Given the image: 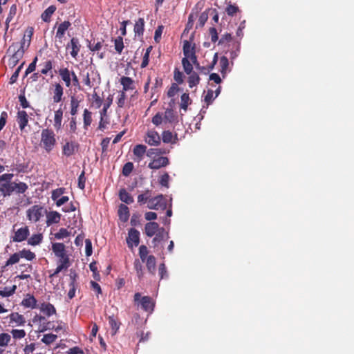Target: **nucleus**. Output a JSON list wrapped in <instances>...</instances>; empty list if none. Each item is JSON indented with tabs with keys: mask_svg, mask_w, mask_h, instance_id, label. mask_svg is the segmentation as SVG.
I'll list each match as a JSON object with an SVG mask.
<instances>
[{
	"mask_svg": "<svg viewBox=\"0 0 354 354\" xmlns=\"http://www.w3.org/2000/svg\"><path fill=\"white\" fill-rule=\"evenodd\" d=\"M11 334L15 339H22L26 335V332L23 329H13Z\"/></svg>",
	"mask_w": 354,
	"mask_h": 354,
	"instance_id": "obj_52",
	"label": "nucleus"
},
{
	"mask_svg": "<svg viewBox=\"0 0 354 354\" xmlns=\"http://www.w3.org/2000/svg\"><path fill=\"white\" fill-rule=\"evenodd\" d=\"M152 123L156 126H158L162 123H164L163 114L161 113H157L152 118Z\"/></svg>",
	"mask_w": 354,
	"mask_h": 354,
	"instance_id": "obj_53",
	"label": "nucleus"
},
{
	"mask_svg": "<svg viewBox=\"0 0 354 354\" xmlns=\"http://www.w3.org/2000/svg\"><path fill=\"white\" fill-rule=\"evenodd\" d=\"M109 324L111 328L112 335H115L119 329V324L113 316H109Z\"/></svg>",
	"mask_w": 354,
	"mask_h": 354,
	"instance_id": "obj_38",
	"label": "nucleus"
},
{
	"mask_svg": "<svg viewBox=\"0 0 354 354\" xmlns=\"http://www.w3.org/2000/svg\"><path fill=\"white\" fill-rule=\"evenodd\" d=\"M16 290V286H13L12 288H4L3 290H0V296L3 297H10L13 295Z\"/></svg>",
	"mask_w": 354,
	"mask_h": 354,
	"instance_id": "obj_47",
	"label": "nucleus"
},
{
	"mask_svg": "<svg viewBox=\"0 0 354 354\" xmlns=\"http://www.w3.org/2000/svg\"><path fill=\"white\" fill-rule=\"evenodd\" d=\"M133 169V164L131 162H127L122 169V174L124 176H128Z\"/></svg>",
	"mask_w": 354,
	"mask_h": 354,
	"instance_id": "obj_54",
	"label": "nucleus"
},
{
	"mask_svg": "<svg viewBox=\"0 0 354 354\" xmlns=\"http://www.w3.org/2000/svg\"><path fill=\"white\" fill-rule=\"evenodd\" d=\"M169 164V160L167 157H158L153 160L148 165L150 169H158L162 167H165Z\"/></svg>",
	"mask_w": 354,
	"mask_h": 354,
	"instance_id": "obj_11",
	"label": "nucleus"
},
{
	"mask_svg": "<svg viewBox=\"0 0 354 354\" xmlns=\"http://www.w3.org/2000/svg\"><path fill=\"white\" fill-rule=\"evenodd\" d=\"M147 207L151 209H165L167 207V203L163 195L160 194L156 197L150 198Z\"/></svg>",
	"mask_w": 354,
	"mask_h": 354,
	"instance_id": "obj_4",
	"label": "nucleus"
},
{
	"mask_svg": "<svg viewBox=\"0 0 354 354\" xmlns=\"http://www.w3.org/2000/svg\"><path fill=\"white\" fill-rule=\"evenodd\" d=\"M39 310L48 317L56 313L55 308L50 303H42L39 306Z\"/></svg>",
	"mask_w": 354,
	"mask_h": 354,
	"instance_id": "obj_20",
	"label": "nucleus"
},
{
	"mask_svg": "<svg viewBox=\"0 0 354 354\" xmlns=\"http://www.w3.org/2000/svg\"><path fill=\"white\" fill-rule=\"evenodd\" d=\"M56 8L53 6H49L41 15V19L43 21L47 22L50 20L51 15L55 11Z\"/></svg>",
	"mask_w": 354,
	"mask_h": 354,
	"instance_id": "obj_36",
	"label": "nucleus"
},
{
	"mask_svg": "<svg viewBox=\"0 0 354 354\" xmlns=\"http://www.w3.org/2000/svg\"><path fill=\"white\" fill-rule=\"evenodd\" d=\"M169 176L167 173L164 174L160 179V184L165 187H169Z\"/></svg>",
	"mask_w": 354,
	"mask_h": 354,
	"instance_id": "obj_63",
	"label": "nucleus"
},
{
	"mask_svg": "<svg viewBox=\"0 0 354 354\" xmlns=\"http://www.w3.org/2000/svg\"><path fill=\"white\" fill-rule=\"evenodd\" d=\"M120 82L122 85L124 92L136 89L135 82L131 77L123 76L120 78Z\"/></svg>",
	"mask_w": 354,
	"mask_h": 354,
	"instance_id": "obj_14",
	"label": "nucleus"
},
{
	"mask_svg": "<svg viewBox=\"0 0 354 354\" xmlns=\"http://www.w3.org/2000/svg\"><path fill=\"white\" fill-rule=\"evenodd\" d=\"M127 242L129 248L138 246L140 242V232L134 228H131L128 233Z\"/></svg>",
	"mask_w": 354,
	"mask_h": 354,
	"instance_id": "obj_9",
	"label": "nucleus"
},
{
	"mask_svg": "<svg viewBox=\"0 0 354 354\" xmlns=\"http://www.w3.org/2000/svg\"><path fill=\"white\" fill-rule=\"evenodd\" d=\"M57 338V335H55L53 333H48V334H45L43 336V337L41 339V342L46 345H49V344H52L53 342H54Z\"/></svg>",
	"mask_w": 354,
	"mask_h": 354,
	"instance_id": "obj_41",
	"label": "nucleus"
},
{
	"mask_svg": "<svg viewBox=\"0 0 354 354\" xmlns=\"http://www.w3.org/2000/svg\"><path fill=\"white\" fill-rule=\"evenodd\" d=\"M92 113L88 109H84L83 114L84 127L87 129L88 127L91 125L92 122Z\"/></svg>",
	"mask_w": 354,
	"mask_h": 354,
	"instance_id": "obj_34",
	"label": "nucleus"
},
{
	"mask_svg": "<svg viewBox=\"0 0 354 354\" xmlns=\"http://www.w3.org/2000/svg\"><path fill=\"white\" fill-rule=\"evenodd\" d=\"M173 138L172 133L169 131H165L162 133V139L163 142L165 143H169L171 142Z\"/></svg>",
	"mask_w": 354,
	"mask_h": 354,
	"instance_id": "obj_60",
	"label": "nucleus"
},
{
	"mask_svg": "<svg viewBox=\"0 0 354 354\" xmlns=\"http://www.w3.org/2000/svg\"><path fill=\"white\" fill-rule=\"evenodd\" d=\"M70 48L71 49V51L70 52L71 55L73 58H76L80 48V45L79 44V41L77 38L73 37L70 43L67 44L66 49Z\"/></svg>",
	"mask_w": 354,
	"mask_h": 354,
	"instance_id": "obj_13",
	"label": "nucleus"
},
{
	"mask_svg": "<svg viewBox=\"0 0 354 354\" xmlns=\"http://www.w3.org/2000/svg\"><path fill=\"white\" fill-rule=\"evenodd\" d=\"M63 95V88L59 84H56L55 86L53 101L55 103H58L62 100Z\"/></svg>",
	"mask_w": 354,
	"mask_h": 354,
	"instance_id": "obj_29",
	"label": "nucleus"
},
{
	"mask_svg": "<svg viewBox=\"0 0 354 354\" xmlns=\"http://www.w3.org/2000/svg\"><path fill=\"white\" fill-rule=\"evenodd\" d=\"M10 323L15 324L17 326H22L25 324L26 321L23 315L18 313H12L9 315Z\"/></svg>",
	"mask_w": 354,
	"mask_h": 354,
	"instance_id": "obj_23",
	"label": "nucleus"
},
{
	"mask_svg": "<svg viewBox=\"0 0 354 354\" xmlns=\"http://www.w3.org/2000/svg\"><path fill=\"white\" fill-rule=\"evenodd\" d=\"M26 38L24 37V41L21 42L19 46L18 44H13L11 46H10L8 51L10 53H13L12 55V57L17 59L19 61L24 55V46L25 45Z\"/></svg>",
	"mask_w": 354,
	"mask_h": 354,
	"instance_id": "obj_8",
	"label": "nucleus"
},
{
	"mask_svg": "<svg viewBox=\"0 0 354 354\" xmlns=\"http://www.w3.org/2000/svg\"><path fill=\"white\" fill-rule=\"evenodd\" d=\"M114 44H115V50L118 53H121L122 50H123V48H124V44H123L122 37H118L115 39Z\"/></svg>",
	"mask_w": 354,
	"mask_h": 354,
	"instance_id": "obj_50",
	"label": "nucleus"
},
{
	"mask_svg": "<svg viewBox=\"0 0 354 354\" xmlns=\"http://www.w3.org/2000/svg\"><path fill=\"white\" fill-rule=\"evenodd\" d=\"M37 299L30 294H27L21 301V305L25 308L34 309L37 307Z\"/></svg>",
	"mask_w": 354,
	"mask_h": 354,
	"instance_id": "obj_17",
	"label": "nucleus"
},
{
	"mask_svg": "<svg viewBox=\"0 0 354 354\" xmlns=\"http://www.w3.org/2000/svg\"><path fill=\"white\" fill-rule=\"evenodd\" d=\"M119 197L122 202L127 204H131L133 202V198L124 189L120 191Z\"/></svg>",
	"mask_w": 354,
	"mask_h": 354,
	"instance_id": "obj_28",
	"label": "nucleus"
},
{
	"mask_svg": "<svg viewBox=\"0 0 354 354\" xmlns=\"http://www.w3.org/2000/svg\"><path fill=\"white\" fill-rule=\"evenodd\" d=\"M59 75L62 80L64 82L66 87L69 88L72 86L71 82V71L67 68H62L59 70Z\"/></svg>",
	"mask_w": 354,
	"mask_h": 354,
	"instance_id": "obj_15",
	"label": "nucleus"
},
{
	"mask_svg": "<svg viewBox=\"0 0 354 354\" xmlns=\"http://www.w3.org/2000/svg\"><path fill=\"white\" fill-rule=\"evenodd\" d=\"M14 192L17 194H24L28 189V185L23 182L16 183L13 184Z\"/></svg>",
	"mask_w": 354,
	"mask_h": 354,
	"instance_id": "obj_35",
	"label": "nucleus"
},
{
	"mask_svg": "<svg viewBox=\"0 0 354 354\" xmlns=\"http://www.w3.org/2000/svg\"><path fill=\"white\" fill-rule=\"evenodd\" d=\"M71 288L68 293V297L69 299H73L75 295V291H76V285L75 282V279H73L72 281L69 284Z\"/></svg>",
	"mask_w": 354,
	"mask_h": 354,
	"instance_id": "obj_61",
	"label": "nucleus"
},
{
	"mask_svg": "<svg viewBox=\"0 0 354 354\" xmlns=\"http://www.w3.org/2000/svg\"><path fill=\"white\" fill-rule=\"evenodd\" d=\"M70 236V232L65 228H61L58 232L55 234V238L58 240L64 239Z\"/></svg>",
	"mask_w": 354,
	"mask_h": 354,
	"instance_id": "obj_49",
	"label": "nucleus"
},
{
	"mask_svg": "<svg viewBox=\"0 0 354 354\" xmlns=\"http://www.w3.org/2000/svg\"><path fill=\"white\" fill-rule=\"evenodd\" d=\"M145 141L149 145L157 146L160 142V137L155 131H149L145 138Z\"/></svg>",
	"mask_w": 354,
	"mask_h": 354,
	"instance_id": "obj_12",
	"label": "nucleus"
},
{
	"mask_svg": "<svg viewBox=\"0 0 354 354\" xmlns=\"http://www.w3.org/2000/svg\"><path fill=\"white\" fill-rule=\"evenodd\" d=\"M148 254V249L145 245H141L139 248V255L142 262L147 260Z\"/></svg>",
	"mask_w": 354,
	"mask_h": 354,
	"instance_id": "obj_55",
	"label": "nucleus"
},
{
	"mask_svg": "<svg viewBox=\"0 0 354 354\" xmlns=\"http://www.w3.org/2000/svg\"><path fill=\"white\" fill-rule=\"evenodd\" d=\"M189 96L188 93H183L180 97V108L187 110V108L189 104Z\"/></svg>",
	"mask_w": 354,
	"mask_h": 354,
	"instance_id": "obj_46",
	"label": "nucleus"
},
{
	"mask_svg": "<svg viewBox=\"0 0 354 354\" xmlns=\"http://www.w3.org/2000/svg\"><path fill=\"white\" fill-rule=\"evenodd\" d=\"M56 144L55 135L52 130L45 129L41 131L40 145L46 151L50 152Z\"/></svg>",
	"mask_w": 354,
	"mask_h": 354,
	"instance_id": "obj_2",
	"label": "nucleus"
},
{
	"mask_svg": "<svg viewBox=\"0 0 354 354\" xmlns=\"http://www.w3.org/2000/svg\"><path fill=\"white\" fill-rule=\"evenodd\" d=\"M46 224L48 226L53 223H58L61 218V214L55 211L46 213Z\"/></svg>",
	"mask_w": 354,
	"mask_h": 354,
	"instance_id": "obj_19",
	"label": "nucleus"
},
{
	"mask_svg": "<svg viewBox=\"0 0 354 354\" xmlns=\"http://www.w3.org/2000/svg\"><path fill=\"white\" fill-rule=\"evenodd\" d=\"M163 118H164V123L174 122L176 118V115L174 114V111L171 109H166V111H165V113L163 115Z\"/></svg>",
	"mask_w": 354,
	"mask_h": 354,
	"instance_id": "obj_33",
	"label": "nucleus"
},
{
	"mask_svg": "<svg viewBox=\"0 0 354 354\" xmlns=\"http://www.w3.org/2000/svg\"><path fill=\"white\" fill-rule=\"evenodd\" d=\"M13 174H3L0 176V195L3 198L10 196L14 192L12 179Z\"/></svg>",
	"mask_w": 354,
	"mask_h": 354,
	"instance_id": "obj_1",
	"label": "nucleus"
},
{
	"mask_svg": "<svg viewBox=\"0 0 354 354\" xmlns=\"http://www.w3.org/2000/svg\"><path fill=\"white\" fill-rule=\"evenodd\" d=\"M11 340V336L8 333L0 334V347H6L8 345Z\"/></svg>",
	"mask_w": 354,
	"mask_h": 354,
	"instance_id": "obj_44",
	"label": "nucleus"
},
{
	"mask_svg": "<svg viewBox=\"0 0 354 354\" xmlns=\"http://www.w3.org/2000/svg\"><path fill=\"white\" fill-rule=\"evenodd\" d=\"M142 308L147 312H152L153 310V303L151 299L148 296H144L140 299Z\"/></svg>",
	"mask_w": 354,
	"mask_h": 354,
	"instance_id": "obj_21",
	"label": "nucleus"
},
{
	"mask_svg": "<svg viewBox=\"0 0 354 354\" xmlns=\"http://www.w3.org/2000/svg\"><path fill=\"white\" fill-rule=\"evenodd\" d=\"M125 100H126V94L124 91H121L119 92L118 94V106L119 107H123L125 104Z\"/></svg>",
	"mask_w": 354,
	"mask_h": 354,
	"instance_id": "obj_58",
	"label": "nucleus"
},
{
	"mask_svg": "<svg viewBox=\"0 0 354 354\" xmlns=\"http://www.w3.org/2000/svg\"><path fill=\"white\" fill-rule=\"evenodd\" d=\"M145 261H146L147 270H149V272L153 274L156 270V261L155 257L153 255H149V256H148V257L147 258V260H145Z\"/></svg>",
	"mask_w": 354,
	"mask_h": 354,
	"instance_id": "obj_31",
	"label": "nucleus"
},
{
	"mask_svg": "<svg viewBox=\"0 0 354 354\" xmlns=\"http://www.w3.org/2000/svg\"><path fill=\"white\" fill-rule=\"evenodd\" d=\"M147 147L143 145H138L133 149V153L137 157L142 158L146 152Z\"/></svg>",
	"mask_w": 354,
	"mask_h": 354,
	"instance_id": "obj_39",
	"label": "nucleus"
},
{
	"mask_svg": "<svg viewBox=\"0 0 354 354\" xmlns=\"http://www.w3.org/2000/svg\"><path fill=\"white\" fill-rule=\"evenodd\" d=\"M71 79L72 85L74 86L75 87H76L77 88H78L79 90H81V86H80V81L74 71H71Z\"/></svg>",
	"mask_w": 354,
	"mask_h": 354,
	"instance_id": "obj_59",
	"label": "nucleus"
},
{
	"mask_svg": "<svg viewBox=\"0 0 354 354\" xmlns=\"http://www.w3.org/2000/svg\"><path fill=\"white\" fill-rule=\"evenodd\" d=\"M83 82L87 86L91 88L100 83V75L95 71L87 72V73L84 76Z\"/></svg>",
	"mask_w": 354,
	"mask_h": 354,
	"instance_id": "obj_6",
	"label": "nucleus"
},
{
	"mask_svg": "<svg viewBox=\"0 0 354 354\" xmlns=\"http://www.w3.org/2000/svg\"><path fill=\"white\" fill-rule=\"evenodd\" d=\"M47 210L39 205H35L26 210V217L31 223H37L44 217Z\"/></svg>",
	"mask_w": 354,
	"mask_h": 354,
	"instance_id": "obj_3",
	"label": "nucleus"
},
{
	"mask_svg": "<svg viewBox=\"0 0 354 354\" xmlns=\"http://www.w3.org/2000/svg\"><path fill=\"white\" fill-rule=\"evenodd\" d=\"M42 240V235L41 234L32 235L28 241L29 245H39Z\"/></svg>",
	"mask_w": 354,
	"mask_h": 354,
	"instance_id": "obj_45",
	"label": "nucleus"
},
{
	"mask_svg": "<svg viewBox=\"0 0 354 354\" xmlns=\"http://www.w3.org/2000/svg\"><path fill=\"white\" fill-rule=\"evenodd\" d=\"M63 117V111L62 109H59L58 110L55 111L54 116V127L59 130L62 127V121Z\"/></svg>",
	"mask_w": 354,
	"mask_h": 354,
	"instance_id": "obj_26",
	"label": "nucleus"
},
{
	"mask_svg": "<svg viewBox=\"0 0 354 354\" xmlns=\"http://www.w3.org/2000/svg\"><path fill=\"white\" fill-rule=\"evenodd\" d=\"M118 214L121 221L126 222L129 217V210L127 205L121 204L119 206Z\"/></svg>",
	"mask_w": 354,
	"mask_h": 354,
	"instance_id": "obj_24",
	"label": "nucleus"
},
{
	"mask_svg": "<svg viewBox=\"0 0 354 354\" xmlns=\"http://www.w3.org/2000/svg\"><path fill=\"white\" fill-rule=\"evenodd\" d=\"M71 114L72 115H75L77 113V108L79 106V102L77 100H75L74 98H72L71 102Z\"/></svg>",
	"mask_w": 354,
	"mask_h": 354,
	"instance_id": "obj_62",
	"label": "nucleus"
},
{
	"mask_svg": "<svg viewBox=\"0 0 354 354\" xmlns=\"http://www.w3.org/2000/svg\"><path fill=\"white\" fill-rule=\"evenodd\" d=\"M145 21L142 18H139L134 26V32L136 35L141 36L144 32Z\"/></svg>",
	"mask_w": 354,
	"mask_h": 354,
	"instance_id": "obj_30",
	"label": "nucleus"
},
{
	"mask_svg": "<svg viewBox=\"0 0 354 354\" xmlns=\"http://www.w3.org/2000/svg\"><path fill=\"white\" fill-rule=\"evenodd\" d=\"M188 75H189L188 77L189 86L190 88H193L197 86L200 82V77L195 72H193L191 74Z\"/></svg>",
	"mask_w": 354,
	"mask_h": 354,
	"instance_id": "obj_32",
	"label": "nucleus"
},
{
	"mask_svg": "<svg viewBox=\"0 0 354 354\" xmlns=\"http://www.w3.org/2000/svg\"><path fill=\"white\" fill-rule=\"evenodd\" d=\"M20 258H24L28 261H32L35 258V254L29 250L24 249L19 252Z\"/></svg>",
	"mask_w": 354,
	"mask_h": 354,
	"instance_id": "obj_42",
	"label": "nucleus"
},
{
	"mask_svg": "<svg viewBox=\"0 0 354 354\" xmlns=\"http://www.w3.org/2000/svg\"><path fill=\"white\" fill-rule=\"evenodd\" d=\"M30 234L29 228L28 226H25L18 229L12 237L14 242H21L27 239Z\"/></svg>",
	"mask_w": 354,
	"mask_h": 354,
	"instance_id": "obj_10",
	"label": "nucleus"
},
{
	"mask_svg": "<svg viewBox=\"0 0 354 354\" xmlns=\"http://www.w3.org/2000/svg\"><path fill=\"white\" fill-rule=\"evenodd\" d=\"M17 121L19 129L23 131L28 122V115L25 111H19Z\"/></svg>",
	"mask_w": 354,
	"mask_h": 354,
	"instance_id": "obj_16",
	"label": "nucleus"
},
{
	"mask_svg": "<svg viewBox=\"0 0 354 354\" xmlns=\"http://www.w3.org/2000/svg\"><path fill=\"white\" fill-rule=\"evenodd\" d=\"M191 62H192V61H190V59L188 58H183V59H182V64L183 66V69L187 75L193 73V71H192L193 66H192V64Z\"/></svg>",
	"mask_w": 354,
	"mask_h": 354,
	"instance_id": "obj_37",
	"label": "nucleus"
},
{
	"mask_svg": "<svg viewBox=\"0 0 354 354\" xmlns=\"http://www.w3.org/2000/svg\"><path fill=\"white\" fill-rule=\"evenodd\" d=\"M183 54L184 58H188L195 66H198L197 57L195 55V47L192 46L188 41H184L183 43Z\"/></svg>",
	"mask_w": 354,
	"mask_h": 354,
	"instance_id": "obj_5",
	"label": "nucleus"
},
{
	"mask_svg": "<svg viewBox=\"0 0 354 354\" xmlns=\"http://www.w3.org/2000/svg\"><path fill=\"white\" fill-rule=\"evenodd\" d=\"M64 188H58L53 191L51 198L53 201H57L64 193Z\"/></svg>",
	"mask_w": 354,
	"mask_h": 354,
	"instance_id": "obj_57",
	"label": "nucleus"
},
{
	"mask_svg": "<svg viewBox=\"0 0 354 354\" xmlns=\"http://www.w3.org/2000/svg\"><path fill=\"white\" fill-rule=\"evenodd\" d=\"M155 235L156 236L153 239V243L155 244L169 238L168 232H165L164 228L162 227L158 230Z\"/></svg>",
	"mask_w": 354,
	"mask_h": 354,
	"instance_id": "obj_27",
	"label": "nucleus"
},
{
	"mask_svg": "<svg viewBox=\"0 0 354 354\" xmlns=\"http://www.w3.org/2000/svg\"><path fill=\"white\" fill-rule=\"evenodd\" d=\"M159 225L156 222H149L145 225V233L147 236L151 237L160 230Z\"/></svg>",
	"mask_w": 354,
	"mask_h": 354,
	"instance_id": "obj_22",
	"label": "nucleus"
},
{
	"mask_svg": "<svg viewBox=\"0 0 354 354\" xmlns=\"http://www.w3.org/2000/svg\"><path fill=\"white\" fill-rule=\"evenodd\" d=\"M77 147L75 142H67L63 147V153L66 156L73 155Z\"/></svg>",
	"mask_w": 354,
	"mask_h": 354,
	"instance_id": "obj_25",
	"label": "nucleus"
},
{
	"mask_svg": "<svg viewBox=\"0 0 354 354\" xmlns=\"http://www.w3.org/2000/svg\"><path fill=\"white\" fill-rule=\"evenodd\" d=\"M216 97H213V91L212 90H208L207 92V94L205 95V97H204V101L207 104V105L208 106L209 104H210L213 100L215 99Z\"/></svg>",
	"mask_w": 354,
	"mask_h": 354,
	"instance_id": "obj_64",
	"label": "nucleus"
},
{
	"mask_svg": "<svg viewBox=\"0 0 354 354\" xmlns=\"http://www.w3.org/2000/svg\"><path fill=\"white\" fill-rule=\"evenodd\" d=\"M134 268H135V270H136L138 277L139 278H141L143 275L142 265L141 262H140L139 260L136 259L134 261Z\"/></svg>",
	"mask_w": 354,
	"mask_h": 354,
	"instance_id": "obj_56",
	"label": "nucleus"
},
{
	"mask_svg": "<svg viewBox=\"0 0 354 354\" xmlns=\"http://www.w3.org/2000/svg\"><path fill=\"white\" fill-rule=\"evenodd\" d=\"M219 64H220V66L221 68V73L222 74L226 73L227 67L229 66L228 59L225 56L221 57L220 59Z\"/></svg>",
	"mask_w": 354,
	"mask_h": 354,
	"instance_id": "obj_48",
	"label": "nucleus"
},
{
	"mask_svg": "<svg viewBox=\"0 0 354 354\" xmlns=\"http://www.w3.org/2000/svg\"><path fill=\"white\" fill-rule=\"evenodd\" d=\"M52 250L55 255L59 259V261H69L68 256L66 254V247L64 243H55L52 245Z\"/></svg>",
	"mask_w": 354,
	"mask_h": 354,
	"instance_id": "obj_7",
	"label": "nucleus"
},
{
	"mask_svg": "<svg viewBox=\"0 0 354 354\" xmlns=\"http://www.w3.org/2000/svg\"><path fill=\"white\" fill-rule=\"evenodd\" d=\"M69 267V261H59V265L55 269V272L52 274L51 276L57 275L62 270L67 269Z\"/></svg>",
	"mask_w": 354,
	"mask_h": 354,
	"instance_id": "obj_40",
	"label": "nucleus"
},
{
	"mask_svg": "<svg viewBox=\"0 0 354 354\" xmlns=\"http://www.w3.org/2000/svg\"><path fill=\"white\" fill-rule=\"evenodd\" d=\"M151 198V192L147 190L144 194H140L138 196V203L140 205L149 203V199Z\"/></svg>",
	"mask_w": 354,
	"mask_h": 354,
	"instance_id": "obj_43",
	"label": "nucleus"
},
{
	"mask_svg": "<svg viewBox=\"0 0 354 354\" xmlns=\"http://www.w3.org/2000/svg\"><path fill=\"white\" fill-rule=\"evenodd\" d=\"M20 254L19 253H15L10 256V257L6 262V266H8L10 265L15 264L19 261Z\"/></svg>",
	"mask_w": 354,
	"mask_h": 354,
	"instance_id": "obj_51",
	"label": "nucleus"
},
{
	"mask_svg": "<svg viewBox=\"0 0 354 354\" xmlns=\"http://www.w3.org/2000/svg\"><path fill=\"white\" fill-rule=\"evenodd\" d=\"M71 25V24L68 21H64L58 26L55 37L58 38L60 42H62V39L64 37L66 31L68 29Z\"/></svg>",
	"mask_w": 354,
	"mask_h": 354,
	"instance_id": "obj_18",
	"label": "nucleus"
}]
</instances>
